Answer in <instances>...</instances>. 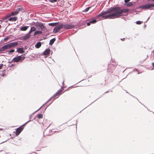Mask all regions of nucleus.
<instances>
[{"label":"nucleus","instance_id":"nucleus-39","mask_svg":"<svg viewBox=\"0 0 154 154\" xmlns=\"http://www.w3.org/2000/svg\"><path fill=\"white\" fill-rule=\"evenodd\" d=\"M52 98H53V97H51V98H50V99H52Z\"/></svg>","mask_w":154,"mask_h":154},{"label":"nucleus","instance_id":"nucleus-5","mask_svg":"<svg viewBox=\"0 0 154 154\" xmlns=\"http://www.w3.org/2000/svg\"><path fill=\"white\" fill-rule=\"evenodd\" d=\"M75 27L74 25H73L70 23H68L66 24H63V29H72Z\"/></svg>","mask_w":154,"mask_h":154},{"label":"nucleus","instance_id":"nucleus-15","mask_svg":"<svg viewBox=\"0 0 154 154\" xmlns=\"http://www.w3.org/2000/svg\"><path fill=\"white\" fill-rule=\"evenodd\" d=\"M29 27L28 26H24L22 27H21L20 28V30L21 31H26V30Z\"/></svg>","mask_w":154,"mask_h":154},{"label":"nucleus","instance_id":"nucleus-28","mask_svg":"<svg viewBox=\"0 0 154 154\" xmlns=\"http://www.w3.org/2000/svg\"><path fill=\"white\" fill-rule=\"evenodd\" d=\"M141 23V22L140 21H137L136 22V23L137 24H140Z\"/></svg>","mask_w":154,"mask_h":154},{"label":"nucleus","instance_id":"nucleus-14","mask_svg":"<svg viewBox=\"0 0 154 154\" xmlns=\"http://www.w3.org/2000/svg\"><path fill=\"white\" fill-rule=\"evenodd\" d=\"M61 91L62 90H59L57 91V92L54 95L53 97H55L58 96L59 94H60L61 92Z\"/></svg>","mask_w":154,"mask_h":154},{"label":"nucleus","instance_id":"nucleus-19","mask_svg":"<svg viewBox=\"0 0 154 154\" xmlns=\"http://www.w3.org/2000/svg\"><path fill=\"white\" fill-rule=\"evenodd\" d=\"M42 31H38L37 30L35 31L34 33V35H35L38 34H41L42 33Z\"/></svg>","mask_w":154,"mask_h":154},{"label":"nucleus","instance_id":"nucleus-3","mask_svg":"<svg viewBox=\"0 0 154 154\" xmlns=\"http://www.w3.org/2000/svg\"><path fill=\"white\" fill-rule=\"evenodd\" d=\"M153 7H154V3H148L147 4H145L144 5L140 6V8L143 9H150L151 8H152Z\"/></svg>","mask_w":154,"mask_h":154},{"label":"nucleus","instance_id":"nucleus-18","mask_svg":"<svg viewBox=\"0 0 154 154\" xmlns=\"http://www.w3.org/2000/svg\"><path fill=\"white\" fill-rule=\"evenodd\" d=\"M36 28L34 26H32L31 27V29L29 32V33H30L32 32L35 31L36 30Z\"/></svg>","mask_w":154,"mask_h":154},{"label":"nucleus","instance_id":"nucleus-24","mask_svg":"<svg viewBox=\"0 0 154 154\" xmlns=\"http://www.w3.org/2000/svg\"><path fill=\"white\" fill-rule=\"evenodd\" d=\"M42 114H39L37 116L38 118L39 119L42 118Z\"/></svg>","mask_w":154,"mask_h":154},{"label":"nucleus","instance_id":"nucleus-33","mask_svg":"<svg viewBox=\"0 0 154 154\" xmlns=\"http://www.w3.org/2000/svg\"><path fill=\"white\" fill-rule=\"evenodd\" d=\"M8 38H5L4 39V40H6L7 39H8Z\"/></svg>","mask_w":154,"mask_h":154},{"label":"nucleus","instance_id":"nucleus-27","mask_svg":"<svg viewBox=\"0 0 154 154\" xmlns=\"http://www.w3.org/2000/svg\"><path fill=\"white\" fill-rule=\"evenodd\" d=\"M14 49H12V50H10L9 51V53H12V52H13L14 51Z\"/></svg>","mask_w":154,"mask_h":154},{"label":"nucleus","instance_id":"nucleus-23","mask_svg":"<svg viewBox=\"0 0 154 154\" xmlns=\"http://www.w3.org/2000/svg\"><path fill=\"white\" fill-rule=\"evenodd\" d=\"M22 9H23L22 8H18L16 10L17 11H18V13H19L20 11H22Z\"/></svg>","mask_w":154,"mask_h":154},{"label":"nucleus","instance_id":"nucleus-22","mask_svg":"<svg viewBox=\"0 0 154 154\" xmlns=\"http://www.w3.org/2000/svg\"><path fill=\"white\" fill-rule=\"evenodd\" d=\"M133 5V3L132 2H129L128 3H127L126 5L127 6L130 7L131 6Z\"/></svg>","mask_w":154,"mask_h":154},{"label":"nucleus","instance_id":"nucleus-4","mask_svg":"<svg viewBox=\"0 0 154 154\" xmlns=\"http://www.w3.org/2000/svg\"><path fill=\"white\" fill-rule=\"evenodd\" d=\"M63 28V24H60L55 27L53 30L54 33H56L59 32L60 30Z\"/></svg>","mask_w":154,"mask_h":154},{"label":"nucleus","instance_id":"nucleus-42","mask_svg":"<svg viewBox=\"0 0 154 154\" xmlns=\"http://www.w3.org/2000/svg\"><path fill=\"white\" fill-rule=\"evenodd\" d=\"M149 19V18H148V19H147V20H148Z\"/></svg>","mask_w":154,"mask_h":154},{"label":"nucleus","instance_id":"nucleus-35","mask_svg":"<svg viewBox=\"0 0 154 154\" xmlns=\"http://www.w3.org/2000/svg\"><path fill=\"white\" fill-rule=\"evenodd\" d=\"M5 18H4L2 19V20H5ZM2 21V20H0V21Z\"/></svg>","mask_w":154,"mask_h":154},{"label":"nucleus","instance_id":"nucleus-16","mask_svg":"<svg viewBox=\"0 0 154 154\" xmlns=\"http://www.w3.org/2000/svg\"><path fill=\"white\" fill-rule=\"evenodd\" d=\"M17 19V17H12L10 18L9 19V20L10 21H15Z\"/></svg>","mask_w":154,"mask_h":154},{"label":"nucleus","instance_id":"nucleus-25","mask_svg":"<svg viewBox=\"0 0 154 154\" xmlns=\"http://www.w3.org/2000/svg\"><path fill=\"white\" fill-rule=\"evenodd\" d=\"M91 8V7H88L86 8L83 11L84 12H87L89 10V9Z\"/></svg>","mask_w":154,"mask_h":154},{"label":"nucleus","instance_id":"nucleus-36","mask_svg":"<svg viewBox=\"0 0 154 154\" xmlns=\"http://www.w3.org/2000/svg\"><path fill=\"white\" fill-rule=\"evenodd\" d=\"M125 38H123V39L122 38H121V40L122 41H123V39H125Z\"/></svg>","mask_w":154,"mask_h":154},{"label":"nucleus","instance_id":"nucleus-32","mask_svg":"<svg viewBox=\"0 0 154 154\" xmlns=\"http://www.w3.org/2000/svg\"><path fill=\"white\" fill-rule=\"evenodd\" d=\"M14 66V64H11L10 66L11 67H12L13 66Z\"/></svg>","mask_w":154,"mask_h":154},{"label":"nucleus","instance_id":"nucleus-10","mask_svg":"<svg viewBox=\"0 0 154 154\" xmlns=\"http://www.w3.org/2000/svg\"><path fill=\"white\" fill-rule=\"evenodd\" d=\"M23 128L22 127H20L17 128L16 130V134L17 135H18L22 131Z\"/></svg>","mask_w":154,"mask_h":154},{"label":"nucleus","instance_id":"nucleus-11","mask_svg":"<svg viewBox=\"0 0 154 154\" xmlns=\"http://www.w3.org/2000/svg\"><path fill=\"white\" fill-rule=\"evenodd\" d=\"M97 20L95 19H93L91 20H90L89 23H87V25L88 26H89L91 24H94L96 22Z\"/></svg>","mask_w":154,"mask_h":154},{"label":"nucleus","instance_id":"nucleus-6","mask_svg":"<svg viewBox=\"0 0 154 154\" xmlns=\"http://www.w3.org/2000/svg\"><path fill=\"white\" fill-rule=\"evenodd\" d=\"M37 29H41L44 30L46 29L45 27L44 26L43 23H39L36 24Z\"/></svg>","mask_w":154,"mask_h":154},{"label":"nucleus","instance_id":"nucleus-12","mask_svg":"<svg viewBox=\"0 0 154 154\" xmlns=\"http://www.w3.org/2000/svg\"><path fill=\"white\" fill-rule=\"evenodd\" d=\"M11 48L13 47H15L18 44V43L17 42H14L10 43Z\"/></svg>","mask_w":154,"mask_h":154},{"label":"nucleus","instance_id":"nucleus-37","mask_svg":"<svg viewBox=\"0 0 154 154\" xmlns=\"http://www.w3.org/2000/svg\"><path fill=\"white\" fill-rule=\"evenodd\" d=\"M3 51V50H1V48H0V52L1 51Z\"/></svg>","mask_w":154,"mask_h":154},{"label":"nucleus","instance_id":"nucleus-1","mask_svg":"<svg viewBox=\"0 0 154 154\" xmlns=\"http://www.w3.org/2000/svg\"><path fill=\"white\" fill-rule=\"evenodd\" d=\"M128 9H122L118 7L111 8L105 11H102L96 17L97 19L99 17H101L103 19H114L121 16L123 13H126L129 11Z\"/></svg>","mask_w":154,"mask_h":154},{"label":"nucleus","instance_id":"nucleus-17","mask_svg":"<svg viewBox=\"0 0 154 154\" xmlns=\"http://www.w3.org/2000/svg\"><path fill=\"white\" fill-rule=\"evenodd\" d=\"M18 13V12L16 10L14 11H13L12 12L11 14L10 15V16H14V15H15L17 14Z\"/></svg>","mask_w":154,"mask_h":154},{"label":"nucleus","instance_id":"nucleus-7","mask_svg":"<svg viewBox=\"0 0 154 154\" xmlns=\"http://www.w3.org/2000/svg\"><path fill=\"white\" fill-rule=\"evenodd\" d=\"M11 48V47L10 43L5 45L4 46H2L1 48V50H2L3 51H5L6 49H10Z\"/></svg>","mask_w":154,"mask_h":154},{"label":"nucleus","instance_id":"nucleus-20","mask_svg":"<svg viewBox=\"0 0 154 154\" xmlns=\"http://www.w3.org/2000/svg\"><path fill=\"white\" fill-rule=\"evenodd\" d=\"M41 45V44L40 42H38L35 45V47L36 48H39Z\"/></svg>","mask_w":154,"mask_h":154},{"label":"nucleus","instance_id":"nucleus-8","mask_svg":"<svg viewBox=\"0 0 154 154\" xmlns=\"http://www.w3.org/2000/svg\"><path fill=\"white\" fill-rule=\"evenodd\" d=\"M30 36V34L29 33L28 34H26V35L21 36L20 37V39L23 40H26L29 38Z\"/></svg>","mask_w":154,"mask_h":154},{"label":"nucleus","instance_id":"nucleus-9","mask_svg":"<svg viewBox=\"0 0 154 154\" xmlns=\"http://www.w3.org/2000/svg\"><path fill=\"white\" fill-rule=\"evenodd\" d=\"M50 52V50L49 49H46L43 52V55L46 56V57L48 56Z\"/></svg>","mask_w":154,"mask_h":154},{"label":"nucleus","instance_id":"nucleus-40","mask_svg":"<svg viewBox=\"0 0 154 154\" xmlns=\"http://www.w3.org/2000/svg\"><path fill=\"white\" fill-rule=\"evenodd\" d=\"M152 1L154 2V0H152Z\"/></svg>","mask_w":154,"mask_h":154},{"label":"nucleus","instance_id":"nucleus-34","mask_svg":"<svg viewBox=\"0 0 154 154\" xmlns=\"http://www.w3.org/2000/svg\"><path fill=\"white\" fill-rule=\"evenodd\" d=\"M30 121H30H28V122H26L25 124L24 125L26 124L27 122H29Z\"/></svg>","mask_w":154,"mask_h":154},{"label":"nucleus","instance_id":"nucleus-26","mask_svg":"<svg viewBox=\"0 0 154 154\" xmlns=\"http://www.w3.org/2000/svg\"><path fill=\"white\" fill-rule=\"evenodd\" d=\"M56 23H50L49 24V25L50 26H54L56 25Z\"/></svg>","mask_w":154,"mask_h":154},{"label":"nucleus","instance_id":"nucleus-21","mask_svg":"<svg viewBox=\"0 0 154 154\" xmlns=\"http://www.w3.org/2000/svg\"><path fill=\"white\" fill-rule=\"evenodd\" d=\"M55 41V38H53L51 39L50 41L49 44L50 45H52L53 43Z\"/></svg>","mask_w":154,"mask_h":154},{"label":"nucleus","instance_id":"nucleus-31","mask_svg":"<svg viewBox=\"0 0 154 154\" xmlns=\"http://www.w3.org/2000/svg\"><path fill=\"white\" fill-rule=\"evenodd\" d=\"M3 66V64H0V69L2 68Z\"/></svg>","mask_w":154,"mask_h":154},{"label":"nucleus","instance_id":"nucleus-38","mask_svg":"<svg viewBox=\"0 0 154 154\" xmlns=\"http://www.w3.org/2000/svg\"><path fill=\"white\" fill-rule=\"evenodd\" d=\"M41 107L40 108L36 111H38V110H39L41 108Z\"/></svg>","mask_w":154,"mask_h":154},{"label":"nucleus","instance_id":"nucleus-13","mask_svg":"<svg viewBox=\"0 0 154 154\" xmlns=\"http://www.w3.org/2000/svg\"><path fill=\"white\" fill-rule=\"evenodd\" d=\"M17 51L19 53H23L24 52V51L23 50V48H17Z\"/></svg>","mask_w":154,"mask_h":154},{"label":"nucleus","instance_id":"nucleus-41","mask_svg":"<svg viewBox=\"0 0 154 154\" xmlns=\"http://www.w3.org/2000/svg\"><path fill=\"white\" fill-rule=\"evenodd\" d=\"M1 26L0 25V28H1Z\"/></svg>","mask_w":154,"mask_h":154},{"label":"nucleus","instance_id":"nucleus-30","mask_svg":"<svg viewBox=\"0 0 154 154\" xmlns=\"http://www.w3.org/2000/svg\"><path fill=\"white\" fill-rule=\"evenodd\" d=\"M130 0H125V2L126 3L128 2Z\"/></svg>","mask_w":154,"mask_h":154},{"label":"nucleus","instance_id":"nucleus-29","mask_svg":"<svg viewBox=\"0 0 154 154\" xmlns=\"http://www.w3.org/2000/svg\"><path fill=\"white\" fill-rule=\"evenodd\" d=\"M51 2H56L57 0H51Z\"/></svg>","mask_w":154,"mask_h":154},{"label":"nucleus","instance_id":"nucleus-2","mask_svg":"<svg viewBox=\"0 0 154 154\" xmlns=\"http://www.w3.org/2000/svg\"><path fill=\"white\" fill-rule=\"evenodd\" d=\"M25 59V57L23 55L19 56L13 58L12 61L15 62H22Z\"/></svg>","mask_w":154,"mask_h":154}]
</instances>
